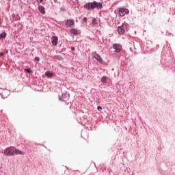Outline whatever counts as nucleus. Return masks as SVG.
I'll use <instances>...</instances> for the list:
<instances>
[{"label":"nucleus","instance_id":"obj_1","mask_svg":"<svg viewBox=\"0 0 175 175\" xmlns=\"http://www.w3.org/2000/svg\"><path fill=\"white\" fill-rule=\"evenodd\" d=\"M103 8V5L100 3L93 1L91 3H87L84 5V8L87 10H94V9L100 10Z\"/></svg>","mask_w":175,"mask_h":175},{"label":"nucleus","instance_id":"obj_2","mask_svg":"<svg viewBox=\"0 0 175 175\" xmlns=\"http://www.w3.org/2000/svg\"><path fill=\"white\" fill-rule=\"evenodd\" d=\"M129 25L126 23H123L121 26L118 27V32L120 35H124L125 31L128 30Z\"/></svg>","mask_w":175,"mask_h":175},{"label":"nucleus","instance_id":"obj_3","mask_svg":"<svg viewBox=\"0 0 175 175\" xmlns=\"http://www.w3.org/2000/svg\"><path fill=\"white\" fill-rule=\"evenodd\" d=\"M4 154L8 157H13L14 155V147L7 148L4 151Z\"/></svg>","mask_w":175,"mask_h":175},{"label":"nucleus","instance_id":"obj_4","mask_svg":"<svg viewBox=\"0 0 175 175\" xmlns=\"http://www.w3.org/2000/svg\"><path fill=\"white\" fill-rule=\"evenodd\" d=\"M92 56L93 57V58H95V59H96L98 62H99L100 64H103V59H102V57H100V55L96 53V52H93L92 53Z\"/></svg>","mask_w":175,"mask_h":175},{"label":"nucleus","instance_id":"obj_5","mask_svg":"<svg viewBox=\"0 0 175 175\" xmlns=\"http://www.w3.org/2000/svg\"><path fill=\"white\" fill-rule=\"evenodd\" d=\"M129 13V10L126 8H120L119 9V14L121 17H124L125 14H128Z\"/></svg>","mask_w":175,"mask_h":175},{"label":"nucleus","instance_id":"obj_6","mask_svg":"<svg viewBox=\"0 0 175 175\" xmlns=\"http://www.w3.org/2000/svg\"><path fill=\"white\" fill-rule=\"evenodd\" d=\"M113 49L116 50V53H120L122 50V46L120 44H114L113 45Z\"/></svg>","mask_w":175,"mask_h":175},{"label":"nucleus","instance_id":"obj_7","mask_svg":"<svg viewBox=\"0 0 175 175\" xmlns=\"http://www.w3.org/2000/svg\"><path fill=\"white\" fill-rule=\"evenodd\" d=\"M51 43L53 44V46H57V44H58V37L57 36H52L51 37Z\"/></svg>","mask_w":175,"mask_h":175},{"label":"nucleus","instance_id":"obj_8","mask_svg":"<svg viewBox=\"0 0 175 175\" xmlns=\"http://www.w3.org/2000/svg\"><path fill=\"white\" fill-rule=\"evenodd\" d=\"M66 25V27H72V25H75V21L72 19L67 20Z\"/></svg>","mask_w":175,"mask_h":175},{"label":"nucleus","instance_id":"obj_9","mask_svg":"<svg viewBox=\"0 0 175 175\" xmlns=\"http://www.w3.org/2000/svg\"><path fill=\"white\" fill-rule=\"evenodd\" d=\"M25 152L18 149L14 148V155H25Z\"/></svg>","mask_w":175,"mask_h":175},{"label":"nucleus","instance_id":"obj_10","mask_svg":"<svg viewBox=\"0 0 175 175\" xmlns=\"http://www.w3.org/2000/svg\"><path fill=\"white\" fill-rule=\"evenodd\" d=\"M38 10L39 12L42 14H46V11L44 10V7L40 5L38 8Z\"/></svg>","mask_w":175,"mask_h":175},{"label":"nucleus","instance_id":"obj_11","mask_svg":"<svg viewBox=\"0 0 175 175\" xmlns=\"http://www.w3.org/2000/svg\"><path fill=\"white\" fill-rule=\"evenodd\" d=\"M70 33H72V35H77L79 33V30L76 29H71Z\"/></svg>","mask_w":175,"mask_h":175},{"label":"nucleus","instance_id":"obj_12","mask_svg":"<svg viewBox=\"0 0 175 175\" xmlns=\"http://www.w3.org/2000/svg\"><path fill=\"white\" fill-rule=\"evenodd\" d=\"M45 76H46V77H53V73L50 72V71H46Z\"/></svg>","mask_w":175,"mask_h":175},{"label":"nucleus","instance_id":"obj_13","mask_svg":"<svg viewBox=\"0 0 175 175\" xmlns=\"http://www.w3.org/2000/svg\"><path fill=\"white\" fill-rule=\"evenodd\" d=\"M7 34L6 33L3 32L0 34V39H5L6 38Z\"/></svg>","mask_w":175,"mask_h":175},{"label":"nucleus","instance_id":"obj_14","mask_svg":"<svg viewBox=\"0 0 175 175\" xmlns=\"http://www.w3.org/2000/svg\"><path fill=\"white\" fill-rule=\"evenodd\" d=\"M92 25H96V24H98V23L96 22V18H94L92 19Z\"/></svg>","mask_w":175,"mask_h":175},{"label":"nucleus","instance_id":"obj_15","mask_svg":"<svg viewBox=\"0 0 175 175\" xmlns=\"http://www.w3.org/2000/svg\"><path fill=\"white\" fill-rule=\"evenodd\" d=\"M24 70L27 73H32V70H31V68L25 69Z\"/></svg>","mask_w":175,"mask_h":175},{"label":"nucleus","instance_id":"obj_16","mask_svg":"<svg viewBox=\"0 0 175 175\" xmlns=\"http://www.w3.org/2000/svg\"><path fill=\"white\" fill-rule=\"evenodd\" d=\"M107 77H103L102 78H101V81L103 82V83H106V80H107Z\"/></svg>","mask_w":175,"mask_h":175},{"label":"nucleus","instance_id":"obj_17","mask_svg":"<svg viewBox=\"0 0 175 175\" xmlns=\"http://www.w3.org/2000/svg\"><path fill=\"white\" fill-rule=\"evenodd\" d=\"M97 110H98V111H102V107L98 106V107H97Z\"/></svg>","mask_w":175,"mask_h":175},{"label":"nucleus","instance_id":"obj_18","mask_svg":"<svg viewBox=\"0 0 175 175\" xmlns=\"http://www.w3.org/2000/svg\"><path fill=\"white\" fill-rule=\"evenodd\" d=\"M36 61H37L38 62H39L40 61V58L36 57H35Z\"/></svg>","mask_w":175,"mask_h":175},{"label":"nucleus","instance_id":"obj_19","mask_svg":"<svg viewBox=\"0 0 175 175\" xmlns=\"http://www.w3.org/2000/svg\"><path fill=\"white\" fill-rule=\"evenodd\" d=\"M36 1L38 2V3H42V2H43V0H36Z\"/></svg>","mask_w":175,"mask_h":175},{"label":"nucleus","instance_id":"obj_20","mask_svg":"<svg viewBox=\"0 0 175 175\" xmlns=\"http://www.w3.org/2000/svg\"><path fill=\"white\" fill-rule=\"evenodd\" d=\"M3 55H5L4 53H0V57H3Z\"/></svg>","mask_w":175,"mask_h":175},{"label":"nucleus","instance_id":"obj_21","mask_svg":"<svg viewBox=\"0 0 175 175\" xmlns=\"http://www.w3.org/2000/svg\"><path fill=\"white\" fill-rule=\"evenodd\" d=\"M83 21H87V18L86 17L83 18Z\"/></svg>","mask_w":175,"mask_h":175},{"label":"nucleus","instance_id":"obj_22","mask_svg":"<svg viewBox=\"0 0 175 175\" xmlns=\"http://www.w3.org/2000/svg\"><path fill=\"white\" fill-rule=\"evenodd\" d=\"M1 24H2V19L1 18H0V25H1Z\"/></svg>","mask_w":175,"mask_h":175}]
</instances>
